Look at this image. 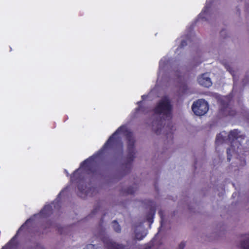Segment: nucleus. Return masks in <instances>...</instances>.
<instances>
[{
	"label": "nucleus",
	"instance_id": "nucleus-1",
	"mask_svg": "<svg viewBox=\"0 0 249 249\" xmlns=\"http://www.w3.org/2000/svg\"><path fill=\"white\" fill-rule=\"evenodd\" d=\"M120 133H123L126 138L127 143V159L130 161L132 162L135 157L134 147L135 141L133 133L125 126L122 125L109 137L102 147L96 154L89 157L81 163L80 168L76 170L71 176V181H74L78 179L79 177V174L81 168L86 171L88 174H94L95 172V170L93 168L92 166L94 164L95 159L100 157L109 147L114 146L122 153L123 143L121 137L118 136V134Z\"/></svg>",
	"mask_w": 249,
	"mask_h": 249
},
{
	"label": "nucleus",
	"instance_id": "nucleus-2",
	"mask_svg": "<svg viewBox=\"0 0 249 249\" xmlns=\"http://www.w3.org/2000/svg\"><path fill=\"white\" fill-rule=\"evenodd\" d=\"M245 136L241 134V132L238 129H235L231 130L228 135V140L231 142V147L227 149V160L229 161L231 160V151H235L236 152H242V145L241 142L244 140Z\"/></svg>",
	"mask_w": 249,
	"mask_h": 249
},
{
	"label": "nucleus",
	"instance_id": "nucleus-3",
	"mask_svg": "<svg viewBox=\"0 0 249 249\" xmlns=\"http://www.w3.org/2000/svg\"><path fill=\"white\" fill-rule=\"evenodd\" d=\"M154 113L158 115H162L166 119H171L172 106L169 99H161L153 109Z\"/></svg>",
	"mask_w": 249,
	"mask_h": 249
},
{
	"label": "nucleus",
	"instance_id": "nucleus-4",
	"mask_svg": "<svg viewBox=\"0 0 249 249\" xmlns=\"http://www.w3.org/2000/svg\"><path fill=\"white\" fill-rule=\"evenodd\" d=\"M192 109L195 114L202 116L205 114L209 110V105L204 99H198L194 102Z\"/></svg>",
	"mask_w": 249,
	"mask_h": 249
},
{
	"label": "nucleus",
	"instance_id": "nucleus-5",
	"mask_svg": "<svg viewBox=\"0 0 249 249\" xmlns=\"http://www.w3.org/2000/svg\"><path fill=\"white\" fill-rule=\"evenodd\" d=\"M98 236L104 243L107 249H124V248L123 245L116 243L110 239L106 234L105 230H101Z\"/></svg>",
	"mask_w": 249,
	"mask_h": 249
},
{
	"label": "nucleus",
	"instance_id": "nucleus-6",
	"mask_svg": "<svg viewBox=\"0 0 249 249\" xmlns=\"http://www.w3.org/2000/svg\"><path fill=\"white\" fill-rule=\"evenodd\" d=\"M220 112L223 116H234L236 114V111L230 107V102L224 101L221 102Z\"/></svg>",
	"mask_w": 249,
	"mask_h": 249
},
{
	"label": "nucleus",
	"instance_id": "nucleus-7",
	"mask_svg": "<svg viewBox=\"0 0 249 249\" xmlns=\"http://www.w3.org/2000/svg\"><path fill=\"white\" fill-rule=\"evenodd\" d=\"M198 83L206 88H209L212 85L211 78L209 77L207 73H203L198 78Z\"/></svg>",
	"mask_w": 249,
	"mask_h": 249
},
{
	"label": "nucleus",
	"instance_id": "nucleus-8",
	"mask_svg": "<svg viewBox=\"0 0 249 249\" xmlns=\"http://www.w3.org/2000/svg\"><path fill=\"white\" fill-rule=\"evenodd\" d=\"M160 123L161 121H160L158 122L157 121H153L152 122V129L157 135L160 133L162 128V124Z\"/></svg>",
	"mask_w": 249,
	"mask_h": 249
},
{
	"label": "nucleus",
	"instance_id": "nucleus-9",
	"mask_svg": "<svg viewBox=\"0 0 249 249\" xmlns=\"http://www.w3.org/2000/svg\"><path fill=\"white\" fill-rule=\"evenodd\" d=\"M85 187L82 184H79L78 185V189L79 191L78 195L81 197H85V196L88 195V191H85Z\"/></svg>",
	"mask_w": 249,
	"mask_h": 249
},
{
	"label": "nucleus",
	"instance_id": "nucleus-10",
	"mask_svg": "<svg viewBox=\"0 0 249 249\" xmlns=\"http://www.w3.org/2000/svg\"><path fill=\"white\" fill-rule=\"evenodd\" d=\"M155 208H151L150 213H149L147 216V221L150 224L152 223L153 222V217L155 214Z\"/></svg>",
	"mask_w": 249,
	"mask_h": 249
},
{
	"label": "nucleus",
	"instance_id": "nucleus-11",
	"mask_svg": "<svg viewBox=\"0 0 249 249\" xmlns=\"http://www.w3.org/2000/svg\"><path fill=\"white\" fill-rule=\"evenodd\" d=\"M15 236L13 237L1 249H12L14 247Z\"/></svg>",
	"mask_w": 249,
	"mask_h": 249
},
{
	"label": "nucleus",
	"instance_id": "nucleus-12",
	"mask_svg": "<svg viewBox=\"0 0 249 249\" xmlns=\"http://www.w3.org/2000/svg\"><path fill=\"white\" fill-rule=\"evenodd\" d=\"M51 211V207L50 205H45L40 211V213L42 215H47Z\"/></svg>",
	"mask_w": 249,
	"mask_h": 249
},
{
	"label": "nucleus",
	"instance_id": "nucleus-13",
	"mask_svg": "<svg viewBox=\"0 0 249 249\" xmlns=\"http://www.w3.org/2000/svg\"><path fill=\"white\" fill-rule=\"evenodd\" d=\"M112 227L114 230L118 233H120L121 231V228L120 225L117 222L116 220H114L112 222Z\"/></svg>",
	"mask_w": 249,
	"mask_h": 249
},
{
	"label": "nucleus",
	"instance_id": "nucleus-14",
	"mask_svg": "<svg viewBox=\"0 0 249 249\" xmlns=\"http://www.w3.org/2000/svg\"><path fill=\"white\" fill-rule=\"evenodd\" d=\"M225 137L223 136L221 133H219L217 135L215 139V143L218 144L219 143H223L225 140Z\"/></svg>",
	"mask_w": 249,
	"mask_h": 249
},
{
	"label": "nucleus",
	"instance_id": "nucleus-15",
	"mask_svg": "<svg viewBox=\"0 0 249 249\" xmlns=\"http://www.w3.org/2000/svg\"><path fill=\"white\" fill-rule=\"evenodd\" d=\"M240 245L242 249H249V237L246 240L242 241Z\"/></svg>",
	"mask_w": 249,
	"mask_h": 249
},
{
	"label": "nucleus",
	"instance_id": "nucleus-16",
	"mask_svg": "<svg viewBox=\"0 0 249 249\" xmlns=\"http://www.w3.org/2000/svg\"><path fill=\"white\" fill-rule=\"evenodd\" d=\"M135 232V238L137 240H141L146 236V233H144L143 232Z\"/></svg>",
	"mask_w": 249,
	"mask_h": 249
},
{
	"label": "nucleus",
	"instance_id": "nucleus-17",
	"mask_svg": "<svg viewBox=\"0 0 249 249\" xmlns=\"http://www.w3.org/2000/svg\"><path fill=\"white\" fill-rule=\"evenodd\" d=\"M136 188H134L133 187H129L126 190L125 193L127 194L132 195V194H134V193L136 192Z\"/></svg>",
	"mask_w": 249,
	"mask_h": 249
},
{
	"label": "nucleus",
	"instance_id": "nucleus-18",
	"mask_svg": "<svg viewBox=\"0 0 249 249\" xmlns=\"http://www.w3.org/2000/svg\"><path fill=\"white\" fill-rule=\"evenodd\" d=\"M187 44V42L185 40H182L181 41V43H180V44L179 45V48H183L184 46H186Z\"/></svg>",
	"mask_w": 249,
	"mask_h": 249
},
{
	"label": "nucleus",
	"instance_id": "nucleus-19",
	"mask_svg": "<svg viewBox=\"0 0 249 249\" xmlns=\"http://www.w3.org/2000/svg\"><path fill=\"white\" fill-rule=\"evenodd\" d=\"M185 247V243L184 242H181L178 246L179 249H183Z\"/></svg>",
	"mask_w": 249,
	"mask_h": 249
},
{
	"label": "nucleus",
	"instance_id": "nucleus-20",
	"mask_svg": "<svg viewBox=\"0 0 249 249\" xmlns=\"http://www.w3.org/2000/svg\"><path fill=\"white\" fill-rule=\"evenodd\" d=\"M99 208V207H96L95 208H94L93 211L91 212L90 215H93L95 214V213L98 211Z\"/></svg>",
	"mask_w": 249,
	"mask_h": 249
},
{
	"label": "nucleus",
	"instance_id": "nucleus-21",
	"mask_svg": "<svg viewBox=\"0 0 249 249\" xmlns=\"http://www.w3.org/2000/svg\"><path fill=\"white\" fill-rule=\"evenodd\" d=\"M208 9V8L207 6H205L200 15H202L205 13L207 12Z\"/></svg>",
	"mask_w": 249,
	"mask_h": 249
},
{
	"label": "nucleus",
	"instance_id": "nucleus-22",
	"mask_svg": "<svg viewBox=\"0 0 249 249\" xmlns=\"http://www.w3.org/2000/svg\"><path fill=\"white\" fill-rule=\"evenodd\" d=\"M94 246L95 245H93V244H89L88 246V247L89 248H94Z\"/></svg>",
	"mask_w": 249,
	"mask_h": 249
},
{
	"label": "nucleus",
	"instance_id": "nucleus-23",
	"mask_svg": "<svg viewBox=\"0 0 249 249\" xmlns=\"http://www.w3.org/2000/svg\"><path fill=\"white\" fill-rule=\"evenodd\" d=\"M242 162H243V163H242L243 165H244L246 164V161H245V159H244Z\"/></svg>",
	"mask_w": 249,
	"mask_h": 249
},
{
	"label": "nucleus",
	"instance_id": "nucleus-24",
	"mask_svg": "<svg viewBox=\"0 0 249 249\" xmlns=\"http://www.w3.org/2000/svg\"><path fill=\"white\" fill-rule=\"evenodd\" d=\"M225 32H226V31H225V30H222L221 31V34H222L223 33Z\"/></svg>",
	"mask_w": 249,
	"mask_h": 249
},
{
	"label": "nucleus",
	"instance_id": "nucleus-25",
	"mask_svg": "<svg viewBox=\"0 0 249 249\" xmlns=\"http://www.w3.org/2000/svg\"><path fill=\"white\" fill-rule=\"evenodd\" d=\"M140 110V107L139 106L137 108V111H139Z\"/></svg>",
	"mask_w": 249,
	"mask_h": 249
},
{
	"label": "nucleus",
	"instance_id": "nucleus-26",
	"mask_svg": "<svg viewBox=\"0 0 249 249\" xmlns=\"http://www.w3.org/2000/svg\"><path fill=\"white\" fill-rule=\"evenodd\" d=\"M101 224L103 223V218L101 219Z\"/></svg>",
	"mask_w": 249,
	"mask_h": 249
}]
</instances>
